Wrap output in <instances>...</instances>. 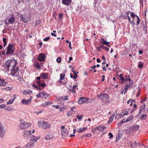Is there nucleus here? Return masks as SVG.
I'll return each instance as SVG.
<instances>
[{
	"mask_svg": "<svg viewBox=\"0 0 148 148\" xmlns=\"http://www.w3.org/2000/svg\"><path fill=\"white\" fill-rule=\"evenodd\" d=\"M131 147L133 148H139L140 147V145L138 142H137L136 141L131 144Z\"/></svg>",
	"mask_w": 148,
	"mask_h": 148,
	"instance_id": "9d476101",
	"label": "nucleus"
},
{
	"mask_svg": "<svg viewBox=\"0 0 148 148\" xmlns=\"http://www.w3.org/2000/svg\"><path fill=\"white\" fill-rule=\"evenodd\" d=\"M40 76H41L43 79H47L48 78V74L47 73H44L41 74Z\"/></svg>",
	"mask_w": 148,
	"mask_h": 148,
	"instance_id": "f3484780",
	"label": "nucleus"
},
{
	"mask_svg": "<svg viewBox=\"0 0 148 148\" xmlns=\"http://www.w3.org/2000/svg\"><path fill=\"white\" fill-rule=\"evenodd\" d=\"M41 97L46 98L48 97V95L44 92H41Z\"/></svg>",
	"mask_w": 148,
	"mask_h": 148,
	"instance_id": "b1692460",
	"label": "nucleus"
},
{
	"mask_svg": "<svg viewBox=\"0 0 148 148\" xmlns=\"http://www.w3.org/2000/svg\"><path fill=\"white\" fill-rule=\"evenodd\" d=\"M29 138L30 140L36 142L38 139V138L37 137H36L33 135L31 134L29 136Z\"/></svg>",
	"mask_w": 148,
	"mask_h": 148,
	"instance_id": "9b49d317",
	"label": "nucleus"
},
{
	"mask_svg": "<svg viewBox=\"0 0 148 148\" xmlns=\"http://www.w3.org/2000/svg\"><path fill=\"white\" fill-rule=\"evenodd\" d=\"M34 146L33 142H30L27 143L26 145L23 147V148H31Z\"/></svg>",
	"mask_w": 148,
	"mask_h": 148,
	"instance_id": "f8f14e48",
	"label": "nucleus"
},
{
	"mask_svg": "<svg viewBox=\"0 0 148 148\" xmlns=\"http://www.w3.org/2000/svg\"><path fill=\"white\" fill-rule=\"evenodd\" d=\"M42 112V110H40L39 112H35V113L37 114H38L39 113H41Z\"/></svg>",
	"mask_w": 148,
	"mask_h": 148,
	"instance_id": "4d7b16f0",
	"label": "nucleus"
},
{
	"mask_svg": "<svg viewBox=\"0 0 148 148\" xmlns=\"http://www.w3.org/2000/svg\"><path fill=\"white\" fill-rule=\"evenodd\" d=\"M38 124L40 127L43 129L49 128L51 126V124L49 123L42 121L39 122Z\"/></svg>",
	"mask_w": 148,
	"mask_h": 148,
	"instance_id": "f03ea898",
	"label": "nucleus"
},
{
	"mask_svg": "<svg viewBox=\"0 0 148 148\" xmlns=\"http://www.w3.org/2000/svg\"><path fill=\"white\" fill-rule=\"evenodd\" d=\"M52 106L53 107L55 108L56 109H59V107L58 106L53 105Z\"/></svg>",
	"mask_w": 148,
	"mask_h": 148,
	"instance_id": "603ef678",
	"label": "nucleus"
},
{
	"mask_svg": "<svg viewBox=\"0 0 148 148\" xmlns=\"http://www.w3.org/2000/svg\"><path fill=\"white\" fill-rule=\"evenodd\" d=\"M137 106L136 104H134L133 105V108L132 109L133 111H134L136 109Z\"/></svg>",
	"mask_w": 148,
	"mask_h": 148,
	"instance_id": "79ce46f5",
	"label": "nucleus"
},
{
	"mask_svg": "<svg viewBox=\"0 0 148 148\" xmlns=\"http://www.w3.org/2000/svg\"><path fill=\"white\" fill-rule=\"evenodd\" d=\"M52 138V136L49 135H47L45 137L46 140H49Z\"/></svg>",
	"mask_w": 148,
	"mask_h": 148,
	"instance_id": "ea45409f",
	"label": "nucleus"
},
{
	"mask_svg": "<svg viewBox=\"0 0 148 148\" xmlns=\"http://www.w3.org/2000/svg\"><path fill=\"white\" fill-rule=\"evenodd\" d=\"M139 126L138 125H134L130 127V129L131 130L136 131L139 128Z\"/></svg>",
	"mask_w": 148,
	"mask_h": 148,
	"instance_id": "2eb2a0df",
	"label": "nucleus"
},
{
	"mask_svg": "<svg viewBox=\"0 0 148 148\" xmlns=\"http://www.w3.org/2000/svg\"><path fill=\"white\" fill-rule=\"evenodd\" d=\"M32 92V91L29 90H25L23 92V94L24 95H27L28 94H31Z\"/></svg>",
	"mask_w": 148,
	"mask_h": 148,
	"instance_id": "bb28decb",
	"label": "nucleus"
},
{
	"mask_svg": "<svg viewBox=\"0 0 148 148\" xmlns=\"http://www.w3.org/2000/svg\"><path fill=\"white\" fill-rule=\"evenodd\" d=\"M120 79L121 80L122 83H123L126 80L123 77H121Z\"/></svg>",
	"mask_w": 148,
	"mask_h": 148,
	"instance_id": "37998d69",
	"label": "nucleus"
},
{
	"mask_svg": "<svg viewBox=\"0 0 148 148\" xmlns=\"http://www.w3.org/2000/svg\"><path fill=\"white\" fill-rule=\"evenodd\" d=\"M45 56L44 54L42 53L40 54L38 56V59L40 61H45Z\"/></svg>",
	"mask_w": 148,
	"mask_h": 148,
	"instance_id": "ddd939ff",
	"label": "nucleus"
},
{
	"mask_svg": "<svg viewBox=\"0 0 148 148\" xmlns=\"http://www.w3.org/2000/svg\"><path fill=\"white\" fill-rule=\"evenodd\" d=\"M125 80L126 79L127 80L129 81V84H127L124 88L125 90L124 94L125 93L128 89L132 85L133 83V81L130 78L129 76L125 75Z\"/></svg>",
	"mask_w": 148,
	"mask_h": 148,
	"instance_id": "20e7f679",
	"label": "nucleus"
},
{
	"mask_svg": "<svg viewBox=\"0 0 148 148\" xmlns=\"http://www.w3.org/2000/svg\"><path fill=\"white\" fill-rule=\"evenodd\" d=\"M63 97H58L57 98V100H58V101H62V100H63Z\"/></svg>",
	"mask_w": 148,
	"mask_h": 148,
	"instance_id": "a18cd8bd",
	"label": "nucleus"
},
{
	"mask_svg": "<svg viewBox=\"0 0 148 148\" xmlns=\"http://www.w3.org/2000/svg\"><path fill=\"white\" fill-rule=\"evenodd\" d=\"M31 124L30 123H27L26 122L21 123L19 125V127L21 129H23L27 128L30 127Z\"/></svg>",
	"mask_w": 148,
	"mask_h": 148,
	"instance_id": "423d86ee",
	"label": "nucleus"
},
{
	"mask_svg": "<svg viewBox=\"0 0 148 148\" xmlns=\"http://www.w3.org/2000/svg\"><path fill=\"white\" fill-rule=\"evenodd\" d=\"M36 97L38 98L40 97H41V92H39V93L36 96Z\"/></svg>",
	"mask_w": 148,
	"mask_h": 148,
	"instance_id": "09e8293b",
	"label": "nucleus"
},
{
	"mask_svg": "<svg viewBox=\"0 0 148 148\" xmlns=\"http://www.w3.org/2000/svg\"><path fill=\"white\" fill-rule=\"evenodd\" d=\"M130 14L131 16L133 17V19L134 20V19L135 18L136 16H137L132 12H130Z\"/></svg>",
	"mask_w": 148,
	"mask_h": 148,
	"instance_id": "473e14b6",
	"label": "nucleus"
},
{
	"mask_svg": "<svg viewBox=\"0 0 148 148\" xmlns=\"http://www.w3.org/2000/svg\"><path fill=\"white\" fill-rule=\"evenodd\" d=\"M109 136H110V137H109L110 138H111L113 137V134L109 132Z\"/></svg>",
	"mask_w": 148,
	"mask_h": 148,
	"instance_id": "8fccbe9b",
	"label": "nucleus"
},
{
	"mask_svg": "<svg viewBox=\"0 0 148 148\" xmlns=\"http://www.w3.org/2000/svg\"><path fill=\"white\" fill-rule=\"evenodd\" d=\"M51 34L52 36H54L55 37L56 36V35L53 33H51Z\"/></svg>",
	"mask_w": 148,
	"mask_h": 148,
	"instance_id": "774afa93",
	"label": "nucleus"
},
{
	"mask_svg": "<svg viewBox=\"0 0 148 148\" xmlns=\"http://www.w3.org/2000/svg\"><path fill=\"white\" fill-rule=\"evenodd\" d=\"M69 47L70 49H72V47H71V42H69Z\"/></svg>",
	"mask_w": 148,
	"mask_h": 148,
	"instance_id": "680f3d73",
	"label": "nucleus"
},
{
	"mask_svg": "<svg viewBox=\"0 0 148 148\" xmlns=\"http://www.w3.org/2000/svg\"><path fill=\"white\" fill-rule=\"evenodd\" d=\"M36 66L38 68H40V66L37 64H36Z\"/></svg>",
	"mask_w": 148,
	"mask_h": 148,
	"instance_id": "13d9d810",
	"label": "nucleus"
},
{
	"mask_svg": "<svg viewBox=\"0 0 148 148\" xmlns=\"http://www.w3.org/2000/svg\"><path fill=\"white\" fill-rule=\"evenodd\" d=\"M103 71H106V67L105 66H104L103 67Z\"/></svg>",
	"mask_w": 148,
	"mask_h": 148,
	"instance_id": "69168bd1",
	"label": "nucleus"
},
{
	"mask_svg": "<svg viewBox=\"0 0 148 148\" xmlns=\"http://www.w3.org/2000/svg\"><path fill=\"white\" fill-rule=\"evenodd\" d=\"M6 106L5 104H2L1 105H0V108H5V107Z\"/></svg>",
	"mask_w": 148,
	"mask_h": 148,
	"instance_id": "3c124183",
	"label": "nucleus"
},
{
	"mask_svg": "<svg viewBox=\"0 0 148 148\" xmlns=\"http://www.w3.org/2000/svg\"><path fill=\"white\" fill-rule=\"evenodd\" d=\"M85 102L86 103H88L89 102V98L88 97H84Z\"/></svg>",
	"mask_w": 148,
	"mask_h": 148,
	"instance_id": "c03bdc74",
	"label": "nucleus"
},
{
	"mask_svg": "<svg viewBox=\"0 0 148 148\" xmlns=\"http://www.w3.org/2000/svg\"><path fill=\"white\" fill-rule=\"evenodd\" d=\"M134 100L133 101L131 99H130L129 100H128L127 101V104H129L132 101H134Z\"/></svg>",
	"mask_w": 148,
	"mask_h": 148,
	"instance_id": "5fc2aeb1",
	"label": "nucleus"
},
{
	"mask_svg": "<svg viewBox=\"0 0 148 148\" xmlns=\"http://www.w3.org/2000/svg\"><path fill=\"white\" fill-rule=\"evenodd\" d=\"M5 130L4 127L2 124L0 123V137L2 138L4 137V135L5 133Z\"/></svg>",
	"mask_w": 148,
	"mask_h": 148,
	"instance_id": "6e6552de",
	"label": "nucleus"
},
{
	"mask_svg": "<svg viewBox=\"0 0 148 148\" xmlns=\"http://www.w3.org/2000/svg\"><path fill=\"white\" fill-rule=\"evenodd\" d=\"M97 97L104 103H108L109 102V96L106 94H100V95H98Z\"/></svg>",
	"mask_w": 148,
	"mask_h": 148,
	"instance_id": "7ed1b4c3",
	"label": "nucleus"
},
{
	"mask_svg": "<svg viewBox=\"0 0 148 148\" xmlns=\"http://www.w3.org/2000/svg\"><path fill=\"white\" fill-rule=\"evenodd\" d=\"M77 74H75V76L73 77V78L75 79H76L77 78Z\"/></svg>",
	"mask_w": 148,
	"mask_h": 148,
	"instance_id": "e2e57ef3",
	"label": "nucleus"
},
{
	"mask_svg": "<svg viewBox=\"0 0 148 148\" xmlns=\"http://www.w3.org/2000/svg\"><path fill=\"white\" fill-rule=\"evenodd\" d=\"M3 43H4L3 45V47H5L7 45V42H6V38H3Z\"/></svg>",
	"mask_w": 148,
	"mask_h": 148,
	"instance_id": "2f4dec72",
	"label": "nucleus"
},
{
	"mask_svg": "<svg viewBox=\"0 0 148 148\" xmlns=\"http://www.w3.org/2000/svg\"><path fill=\"white\" fill-rule=\"evenodd\" d=\"M49 39H50L49 37H47L45 38L43 40L44 41H48V40H49Z\"/></svg>",
	"mask_w": 148,
	"mask_h": 148,
	"instance_id": "de8ad7c7",
	"label": "nucleus"
},
{
	"mask_svg": "<svg viewBox=\"0 0 148 148\" xmlns=\"http://www.w3.org/2000/svg\"><path fill=\"white\" fill-rule=\"evenodd\" d=\"M76 117L78 119H79V120H81V119L83 117V116L82 114L81 115H77L76 116Z\"/></svg>",
	"mask_w": 148,
	"mask_h": 148,
	"instance_id": "7c9ffc66",
	"label": "nucleus"
},
{
	"mask_svg": "<svg viewBox=\"0 0 148 148\" xmlns=\"http://www.w3.org/2000/svg\"><path fill=\"white\" fill-rule=\"evenodd\" d=\"M136 18H137V21H136V25H138L140 23V19L139 18L138 16H136Z\"/></svg>",
	"mask_w": 148,
	"mask_h": 148,
	"instance_id": "58836bf2",
	"label": "nucleus"
},
{
	"mask_svg": "<svg viewBox=\"0 0 148 148\" xmlns=\"http://www.w3.org/2000/svg\"><path fill=\"white\" fill-rule=\"evenodd\" d=\"M61 134L63 137H65L68 136V132L67 129L64 126H62L61 127Z\"/></svg>",
	"mask_w": 148,
	"mask_h": 148,
	"instance_id": "0eeeda50",
	"label": "nucleus"
},
{
	"mask_svg": "<svg viewBox=\"0 0 148 148\" xmlns=\"http://www.w3.org/2000/svg\"><path fill=\"white\" fill-rule=\"evenodd\" d=\"M67 115L68 116H71V114L70 112H68L67 114Z\"/></svg>",
	"mask_w": 148,
	"mask_h": 148,
	"instance_id": "338daca9",
	"label": "nucleus"
},
{
	"mask_svg": "<svg viewBox=\"0 0 148 148\" xmlns=\"http://www.w3.org/2000/svg\"><path fill=\"white\" fill-rule=\"evenodd\" d=\"M32 86L36 88L38 90H40L42 89V88L40 86H39L38 85V86L34 84H33Z\"/></svg>",
	"mask_w": 148,
	"mask_h": 148,
	"instance_id": "c85d7f7f",
	"label": "nucleus"
},
{
	"mask_svg": "<svg viewBox=\"0 0 148 148\" xmlns=\"http://www.w3.org/2000/svg\"><path fill=\"white\" fill-rule=\"evenodd\" d=\"M17 61L15 59L8 60L5 62V65L8 70L11 71L10 74L14 75L18 70V68L16 67Z\"/></svg>",
	"mask_w": 148,
	"mask_h": 148,
	"instance_id": "f257e3e1",
	"label": "nucleus"
},
{
	"mask_svg": "<svg viewBox=\"0 0 148 148\" xmlns=\"http://www.w3.org/2000/svg\"><path fill=\"white\" fill-rule=\"evenodd\" d=\"M52 103V101H50L47 102H45L44 103L42 104L41 106L43 107H46L47 106L51 104Z\"/></svg>",
	"mask_w": 148,
	"mask_h": 148,
	"instance_id": "6ab92c4d",
	"label": "nucleus"
},
{
	"mask_svg": "<svg viewBox=\"0 0 148 148\" xmlns=\"http://www.w3.org/2000/svg\"><path fill=\"white\" fill-rule=\"evenodd\" d=\"M46 86V84L44 83H42L41 84L40 86H41L42 87H45Z\"/></svg>",
	"mask_w": 148,
	"mask_h": 148,
	"instance_id": "052dcab7",
	"label": "nucleus"
},
{
	"mask_svg": "<svg viewBox=\"0 0 148 148\" xmlns=\"http://www.w3.org/2000/svg\"><path fill=\"white\" fill-rule=\"evenodd\" d=\"M128 114V113L127 112H124L123 113V116H125V115H127Z\"/></svg>",
	"mask_w": 148,
	"mask_h": 148,
	"instance_id": "0e129e2a",
	"label": "nucleus"
},
{
	"mask_svg": "<svg viewBox=\"0 0 148 148\" xmlns=\"http://www.w3.org/2000/svg\"><path fill=\"white\" fill-rule=\"evenodd\" d=\"M15 20V18L13 15L12 14L10 16V18L8 19V22H5V24L8 25L10 24L13 23Z\"/></svg>",
	"mask_w": 148,
	"mask_h": 148,
	"instance_id": "1a4fd4ad",
	"label": "nucleus"
},
{
	"mask_svg": "<svg viewBox=\"0 0 148 148\" xmlns=\"http://www.w3.org/2000/svg\"><path fill=\"white\" fill-rule=\"evenodd\" d=\"M16 97L15 95H14L13 96V98L12 99V100H10L8 101L7 103V104H12L14 101V100L15 99H16Z\"/></svg>",
	"mask_w": 148,
	"mask_h": 148,
	"instance_id": "4be33fe9",
	"label": "nucleus"
},
{
	"mask_svg": "<svg viewBox=\"0 0 148 148\" xmlns=\"http://www.w3.org/2000/svg\"><path fill=\"white\" fill-rule=\"evenodd\" d=\"M71 0H62V3L63 4L68 5L70 4Z\"/></svg>",
	"mask_w": 148,
	"mask_h": 148,
	"instance_id": "dca6fc26",
	"label": "nucleus"
},
{
	"mask_svg": "<svg viewBox=\"0 0 148 148\" xmlns=\"http://www.w3.org/2000/svg\"><path fill=\"white\" fill-rule=\"evenodd\" d=\"M84 99V97L81 98L79 99L78 102L79 104H82L84 102H85V100Z\"/></svg>",
	"mask_w": 148,
	"mask_h": 148,
	"instance_id": "5701e85b",
	"label": "nucleus"
},
{
	"mask_svg": "<svg viewBox=\"0 0 148 148\" xmlns=\"http://www.w3.org/2000/svg\"><path fill=\"white\" fill-rule=\"evenodd\" d=\"M31 101V99L27 100L24 99L22 100L21 103L24 104L28 105L30 104Z\"/></svg>",
	"mask_w": 148,
	"mask_h": 148,
	"instance_id": "4468645a",
	"label": "nucleus"
},
{
	"mask_svg": "<svg viewBox=\"0 0 148 148\" xmlns=\"http://www.w3.org/2000/svg\"><path fill=\"white\" fill-rule=\"evenodd\" d=\"M121 122H122L123 123H126V122H127V120H126V119H123L122 121H121Z\"/></svg>",
	"mask_w": 148,
	"mask_h": 148,
	"instance_id": "864d4df0",
	"label": "nucleus"
},
{
	"mask_svg": "<svg viewBox=\"0 0 148 148\" xmlns=\"http://www.w3.org/2000/svg\"><path fill=\"white\" fill-rule=\"evenodd\" d=\"M21 20L24 23H27L29 21V20L26 19L25 18L23 17L22 16H21Z\"/></svg>",
	"mask_w": 148,
	"mask_h": 148,
	"instance_id": "a878e982",
	"label": "nucleus"
},
{
	"mask_svg": "<svg viewBox=\"0 0 148 148\" xmlns=\"http://www.w3.org/2000/svg\"><path fill=\"white\" fill-rule=\"evenodd\" d=\"M145 17L146 18H148V10L146 9L145 12Z\"/></svg>",
	"mask_w": 148,
	"mask_h": 148,
	"instance_id": "4c0bfd02",
	"label": "nucleus"
},
{
	"mask_svg": "<svg viewBox=\"0 0 148 148\" xmlns=\"http://www.w3.org/2000/svg\"><path fill=\"white\" fill-rule=\"evenodd\" d=\"M130 12L129 11H128L127 12V17H128V19L129 21L131 23H132V21H131L130 20V18L129 16V13Z\"/></svg>",
	"mask_w": 148,
	"mask_h": 148,
	"instance_id": "e433bc0d",
	"label": "nucleus"
},
{
	"mask_svg": "<svg viewBox=\"0 0 148 148\" xmlns=\"http://www.w3.org/2000/svg\"><path fill=\"white\" fill-rule=\"evenodd\" d=\"M145 103H144L143 106H141L140 108V110L139 111V112L141 113V112H144V111H145Z\"/></svg>",
	"mask_w": 148,
	"mask_h": 148,
	"instance_id": "412c9836",
	"label": "nucleus"
},
{
	"mask_svg": "<svg viewBox=\"0 0 148 148\" xmlns=\"http://www.w3.org/2000/svg\"><path fill=\"white\" fill-rule=\"evenodd\" d=\"M5 84L3 82V80L0 82V86H3L5 85Z\"/></svg>",
	"mask_w": 148,
	"mask_h": 148,
	"instance_id": "49530a36",
	"label": "nucleus"
},
{
	"mask_svg": "<svg viewBox=\"0 0 148 148\" xmlns=\"http://www.w3.org/2000/svg\"><path fill=\"white\" fill-rule=\"evenodd\" d=\"M115 115L114 114H113L111 117H110V118L109 120L108 121H110L111 122L112 121Z\"/></svg>",
	"mask_w": 148,
	"mask_h": 148,
	"instance_id": "c9c22d12",
	"label": "nucleus"
},
{
	"mask_svg": "<svg viewBox=\"0 0 148 148\" xmlns=\"http://www.w3.org/2000/svg\"><path fill=\"white\" fill-rule=\"evenodd\" d=\"M61 58L58 57L56 59V61L58 63H60L61 62Z\"/></svg>",
	"mask_w": 148,
	"mask_h": 148,
	"instance_id": "a19ab883",
	"label": "nucleus"
},
{
	"mask_svg": "<svg viewBox=\"0 0 148 148\" xmlns=\"http://www.w3.org/2000/svg\"><path fill=\"white\" fill-rule=\"evenodd\" d=\"M147 115L145 114H143L141 117V119L142 120H145L146 118Z\"/></svg>",
	"mask_w": 148,
	"mask_h": 148,
	"instance_id": "72a5a7b5",
	"label": "nucleus"
},
{
	"mask_svg": "<svg viewBox=\"0 0 148 148\" xmlns=\"http://www.w3.org/2000/svg\"><path fill=\"white\" fill-rule=\"evenodd\" d=\"M134 116L133 115L130 116L129 117H128L127 119V122L131 121V120H133V118Z\"/></svg>",
	"mask_w": 148,
	"mask_h": 148,
	"instance_id": "cd10ccee",
	"label": "nucleus"
},
{
	"mask_svg": "<svg viewBox=\"0 0 148 148\" xmlns=\"http://www.w3.org/2000/svg\"><path fill=\"white\" fill-rule=\"evenodd\" d=\"M143 63L142 62H139L138 64V66L139 68H142L143 66Z\"/></svg>",
	"mask_w": 148,
	"mask_h": 148,
	"instance_id": "f704fd0d",
	"label": "nucleus"
},
{
	"mask_svg": "<svg viewBox=\"0 0 148 148\" xmlns=\"http://www.w3.org/2000/svg\"><path fill=\"white\" fill-rule=\"evenodd\" d=\"M91 136V134H86L85 135V136H86V137H90Z\"/></svg>",
	"mask_w": 148,
	"mask_h": 148,
	"instance_id": "6e6d98bb",
	"label": "nucleus"
},
{
	"mask_svg": "<svg viewBox=\"0 0 148 148\" xmlns=\"http://www.w3.org/2000/svg\"><path fill=\"white\" fill-rule=\"evenodd\" d=\"M41 81H37V84H38V85L39 86H41V84L40 83V82Z\"/></svg>",
	"mask_w": 148,
	"mask_h": 148,
	"instance_id": "bf43d9fd",
	"label": "nucleus"
},
{
	"mask_svg": "<svg viewBox=\"0 0 148 148\" xmlns=\"http://www.w3.org/2000/svg\"><path fill=\"white\" fill-rule=\"evenodd\" d=\"M101 40H102V42L103 43V44L108 46L109 47H110V46L108 45L109 42H107L103 38H101Z\"/></svg>",
	"mask_w": 148,
	"mask_h": 148,
	"instance_id": "aec40b11",
	"label": "nucleus"
},
{
	"mask_svg": "<svg viewBox=\"0 0 148 148\" xmlns=\"http://www.w3.org/2000/svg\"><path fill=\"white\" fill-rule=\"evenodd\" d=\"M96 129L99 131H103L105 129H106V127L103 125H101L97 127Z\"/></svg>",
	"mask_w": 148,
	"mask_h": 148,
	"instance_id": "a211bd4d",
	"label": "nucleus"
},
{
	"mask_svg": "<svg viewBox=\"0 0 148 148\" xmlns=\"http://www.w3.org/2000/svg\"><path fill=\"white\" fill-rule=\"evenodd\" d=\"M7 50L6 54L7 55H8L14 52L15 50V48L13 45H11L9 44L6 48Z\"/></svg>",
	"mask_w": 148,
	"mask_h": 148,
	"instance_id": "39448f33",
	"label": "nucleus"
},
{
	"mask_svg": "<svg viewBox=\"0 0 148 148\" xmlns=\"http://www.w3.org/2000/svg\"><path fill=\"white\" fill-rule=\"evenodd\" d=\"M87 128L86 127L82 128H79L77 130V132L78 133H81L84 131Z\"/></svg>",
	"mask_w": 148,
	"mask_h": 148,
	"instance_id": "393cba45",
	"label": "nucleus"
},
{
	"mask_svg": "<svg viewBox=\"0 0 148 148\" xmlns=\"http://www.w3.org/2000/svg\"><path fill=\"white\" fill-rule=\"evenodd\" d=\"M60 79L63 80L64 79L65 74L64 73H61L60 75Z\"/></svg>",
	"mask_w": 148,
	"mask_h": 148,
	"instance_id": "c756f323",
	"label": "nucleus"
}]
</instances>
